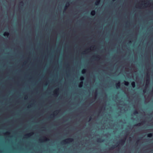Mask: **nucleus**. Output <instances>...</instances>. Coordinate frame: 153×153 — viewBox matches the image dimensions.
<instances>
[{
  "mask_svg": "<svg viewBox=\"0 0 153 153\" xmlns=\"http://www.w3.org/2000/svg\"><path fill=\"white\" fill-rule=\"evenodd\" d=\"M73 139L72 138H68L66 140H63L62 142V143L63 144L69 143L73 142Z\"/></svg>",
  "mask_w": 153,
  "mask_h": 153,
  "instance_id": "f257e3e1",
  "label": "nucleus"
},
{
  "mask_svg": "<svg viewBox=\"0 0 153 153\" xmlns=\"http://www.w3.org/2000/svg\"><path fill=\"white\" fill-rule=\"evenodd\" d=\"M125 140L126 138L125 139H122L120 140L119 142L122 145L125 142Z\"/></svg>",
  "mask_w": 153,
  "mask_h": 153,
  "instance_id": "f03ea898",
  "label": "nucleus"
},
{
  "mask_svg": "<svg viewBox=\"0 0 153 153\" xmlns=\"http://www.w3.org/2000/svg\"><path fill=\"white\" fill-rule=\"evenodd\" d=\"M104 140L101 138H99L97 139V141L99 142H103Z\"/></svg>",
  "mask_w": 153,
  "mask_h": 153,
  "instance_id": "7ed1b4c3",
  "label": "nucleus"
},
{
  "mask_svg": "<svg viewBox=\"0 0 153 153\" xmlns=\"http://www.w3.org/2000/svg\"><path fill=\"white\" fill-rule=\"evenodd\" d=\"M118 146H116L115 145L112 146L109 149L110 150H113L116 147H117Z\"/></svg>",
  "mask_w": 153,
  "mask_h": 153,
  "instance_id": "20e7f679",
  "label": "nucleus"
},
{
  "mask_svg": "<svg viewBox=\"0 0 153 153\" xmlns=\"http://www.w3.org/2000/svg\"><path fill=\"white\" fill-rule=\"evenodd\" d=\"M100 0H96L95 3L96 5H97L100 3Z\"/></svg>",
  "mask_w": 153,
  "mask_h": 153,
  "instance_id": "39448f33",
  "label": "nucleus"
},
{
  "mask_svg": "<svg viewBox=\"0 0 153 153\" xmlns=\"http://www.w3.org/2000/svg\"><path fill=\"white\" fill-rule=\"evenodd\" d=\"M95 11L94 10H92L91 12V14L92 16H94L95 14Z\"/></svg>",
  "mask_w": 153,
  "mask_h": 153,
  "instance_id": "423d86ee",
  "label": "nucleus"
},
{
  "mask_svg": "<svg viewBox=\"0 0 153 153\" xmlns=\"http://www.w3.org/2000/svg\"><path fill=\"white\" fill-rule=\"evenodd\" d=\"M120 85V83L119 82H118L116 84V86L117 88H119Z\"/></svg>",
  "mask_w": 153,
  "mask_h": 153,
  "instance_id": "0eeeda50",
  "label": "nucleus"
},
{
  "mask_svg": "<svg viewBox=\"0 0 153 153\" xmlns=\"http://www.w3.org/2000/svg\"><path fill=\"white\" fill-rule=\"evenodd\" d=\"M131 85H132V86L133 87V88H134L135 86V82H132L131 83Z\"/></svg>",
  "mask_w": 153,
  "mask_h": 153,
  "instance_id": "6e6552de",
  "label": "nucleus"
},
{
  "mask_svg": "<svg viewBox=\"0 0 153 153\" xmlns=\"http://www.w3.org/2000/svg\"><path fill=\"white\" fill-rule=\"evenodd\" d=\"M83 84V82L82 81H81L79 85V87L80 88H81L82 86V85Z\"/></svg>",
  "mask_w": 153,
  "mask_h": 153,
  "instance_id": "1a4fd4ad",
  "label": "nucleus"
},
{
  "mask_svg": "<svg viewBox=\"0 0 153 153\" xmlns=\"http://www.w3.org/2000/svg\"><path fill=\"white\" fill-rule=\"evenodd\" d=\"M4 36H8L9 35V33L7 32H5L4 33Z\"/></svg>",
  "mask_w": 153,
  "mask_h": 153,
  "instance_id": "9d476101",
  "label": "nucleus"
},
{
  "mask_svg": "<svg viewBox=\"0 0 153 153\" xmlns=\"http://www.w3.org/2000/svg\"><path fill=\"white\" fill-rule=\"evenodd\" d=\"M152 136V133H149L147 135V137H151Z\"/></svg>",
  "mask_w": 153,
  "mask_h": 153,
  "instance_id": "9b49d317",
  "label": "nucleus"
},
{
  "mask_svg": "<svg viewBox=\"0 0 153 153\" xmlns=\"http://www.w3.org/2000/svg\"><path fill=\"white\" fill-rule=\"evenodd\" d=\"M86 70L85 69H83L82 71V74H84L86 72Z\"/></svg>",
  "mask_w": 153,
  "mask_h": 153,
  "instance_id": "f8f14e48",
  "label": "nucleus"
},
{
  "mask_svg": "<svg viewBox=\"0 0 153 153\" xmlns=\"http://www.w3.org/2000/svg\"><path fill=\"white\" fill-rule=\"evenodd\" d=\"M124 84L125 85L128 86L129 85V82L127 81H125Z\"/></svg>",
  "mask_w": 153,
  "mask_h": 153,
  "instance_id": "ddd939ff",
  "label": "nucleus"
},
{
  "mask_svg": "<svg viewBox=\"0 0 153 153\" xmlns=\"http://www.w3.org/2000/svg\"><path fill=\"white\" fill-rule=\"evenodd\" d=\"M134 114H138V111L137 110H135L134 111Z\"/></svg>",
  "mask_w": 153,
  "mask_h": 153,
  "instance_id": "4468645a",
  "label": "nucleus"
},
{
  "mask_svg": "<svg viewBox=\"0 0 153 153\" xmlns=\"http://www.w3.org/2000/svg\"><path fill=\"white\" fill-rule=\"evenodd\" d=\"M69 3L68 2V3H67L66 5H65V9L68 7L69 6Z\"/></svg>",
  "mask_w": 153,
  "mask_h": 153,
  "instance_id": "2eb2a0df",
  "label": "nucleus"
},
{
  "mask_svg": "<svg viewBox=\"0 0 153 153\" xmlns=\"http://www.w3.org/2000/svg\"><path fill=\"white\" fill-rule=\"evenodd\" d=\"M57 112H58V111H55L54 112V113L53 114H52V115H53V116H54L55 115V114H57Z\"/></svg>",
  "mask_w": 153,
  "mask_h": 153,
  "instance_id": "dca6fc26",
  "label": "nucleus"
},
{
  "mask_svg": "<svg viewBox=\"0 0 153 153\" xmlns=\"http://www.w3.org/2000/svg\"><path fill=\"white\" fill-rule=\"evenodd\" d=\"M31 135L30 134H26L25 135V136H26L27 137H29L30 136H31Z\"/></svg>",
  "mask_w": 153,
  "mask_h": 153,
  "instance_id": "f3484780",
  "label": "nucleus"
},
{
  "mask_svg": "<svg viewBox=\"0 0 153 153\" xmlns=\"http://www.w3.org/2000/svg\"><path fill=\"white\" fill-rule=\"evenodd\" d=\"M84 78L83 76H81L80 77V79L81 81H83L84 80Z\"/></svg>",
  "mask_w": 153,
  "mask_h": 153,
  "instance_id": "a211bd4d",
  "label": "nucleus"
},
{
  "mask_svg": "<svg viewBox=\"0 0 153 153\" xmlns=\"http://www.w3.org/2000/svg\"><path fill=\"white\" fill-rule=\"evenodd\" d=\"M141 123H139L135 125L134 126H140L141 125Z\"/></svg>",
  "mask_w": 153,
  "mask_h": 153,
  "instance_id": "6ab92c4d",
  "label": "nucleus"
},
{
  "mask_svg": "<svg viewBox=\"0 0 153 153\" xmlns=\"http://www.w3.org/2000/svg\"><path fill=\"white\" fill-rule=\"evenodd\" d=\"M43 139H44L45 141H48V140H49L48 139H47V138L45 137H43Z\"/></svg>",
  "mask_w": 153,
  "mask_h": 153,
  "instance_id": "aec40b11",
  "label": "nucleus"
},
{
  "mask_svg": "<svg viewBox=\"0 0 153 153\" xmlns=\"http://www.w3.org/2000/svg\"><path fill=\"white\" fill-rule=\"evenodd\" d=\"M149 79H146V83H149Z\"/></svg>",
  "mask_w": 153,
  "mask_h": 153,
  "instance_id": "412c9836",
  "label": "nucleus"
},
{
  "mask_svg": "<svg viewBox=\"0 0 153 153\" xmlns=\"http://www.w3.org/2000/svg\"><path fill=\"white\" fill-rule=\"evenodd\" d=\"M57 90H56L55 91V93L56 94H57Z\"/></svg>",
  "mask_w": 153,
  "mask_h": 153,
  "instance_id": "4be33fe9",
  "label": "nucleus"
},
{
  "mask_svg": "<svg viewBox=\"0 0 153 153\" xmlns=\"http://www.w3.org/2000/svg\"><path fill=\"white\" fill-rule=\"evenodd\" d=\"M23 2H22H22H20V4H22V5H23Z\"/></svg>",
  "mask_w": 153,
  "mask_h": 153,
  "instance_id": "5701e85b",
  "label": "nucleus"
},
{
  "mask_svg": "<svg viewBox=\"0 0 153 153\" xmlns=\"http://www.w3.org/2000/svg\"><path fill=\"white\" fill-rule=\"evenodd\" d=\"M143 92L144 93H145L146 92V89H144L143 90Z\"/></svg>",
  "mask_w": 153,
  "mask_h": 153,
  "instance_id": "b1692460",
  "label": "nucleus"
},
{
  "mask_svg": "<svg viewBox=\"0 0 153 153\" xmlns=\"http://www.w3.org/2000/svg\"><path fill=\"white\" fill-rule=\"evenodd\" d=\"M94 58H97V57H97V56H94Z\"/></svg>",
  "mask_w": 153,
  "mask_h": 153,
  "instance_id": "393cba45",
  "label": "nucleus"
},
{
  "mask_svg": "<svg viewBox=\"0 0 153 153\" xmlns=\"http://www.w3.org/2000/svg\"><path fill=\"white\" fill-rule=\"evenodd\" d=\"M6 134H9V132H6Z\"/></svg>",
  "mask_w": 153,
  "mask_h": 153,
  "instance_id": "a878e982",
  "label": "nucleus"
},
{
  "mask_svg": "<svg viewBox=\"0 0 153 153\" xmlns=\"http://www.w3.org/2000/svg\"><path fill=\"white\" fill-rule=\"evenodd\" d=\"M95 94L96 95L97 94V92H96L95 93Z\"/></svg>",
  "mask_w": 153,
  "mask_h": 153,
  "instance_id": "bb28decb",
  "label": "nucleus"
},
{
  "mask_svg": "<svg viewBox=\"0 0 153 153\" xmlns=\"http://www.w3.org/2000/svg\"><path fill=\"white\" fill-rule=\"evenodd\" d=\"M142 123H145V121H143L142 122Z\"/></svg>",
  "mask_w": 153,
  "mask_h": 153,
  "instance_id": "cd10ccee",
  "label": "nucleus"
},
{
  "mask_svg": "<svg viewBox=\"0 0 153 153\" xmlns=\"http://www.w3.org/2000/svg\"><path fill=\"white\" fill-rule=\"evenodd\" d=\"M41 140V141H42V140Z\"/></svg>",
  "mask_w": 153,
  "mask_h": 153,
  "instance_id": "c85d7f7f",
  "label": "nucleus"
},
{
  "mask_svg": "<svg viewBox=\"0 0 153 153\" xmlns=\"http://www.w3.org/2000/svg\"><path fill=\"white\" fill-rule=\"evenodd\" d=\"M148 74H147V77H148Z\"/></svg>",
  "mask_w": 153,
  "mask_h": 153,
  "instance_id": "c756f323",
  "label": "nucleus"
},
{
  "mask_svg": "<svg viewBox=\"0 0 153 153\" xmlns=\"http://www.w3.org/2000/svg\"><path fill=\"white\" fill-rule=\"evenodd\" d=\"M91 119V117H90V120Z\"/></svg>",
  "mask_w": 153,
  "mask_h": 153,
  "instance_id": "7c9ffc66",
  "label": "nucleus"
},
{
  "mask_svg": "<svg viewBox=\"0 0 153 153\" xmlns=\"http://www.w3.org/2000/svg\"><path fill=\"white\" fill-rule=\"evenodd\" d=\"M115 0H113V1H114Z\"/></svg>",
  "mask_w": 153,
  "mask_h": 153,
  "instance_id": "2f4dec72",
  "label": "nucleus"
}]
</instances>
